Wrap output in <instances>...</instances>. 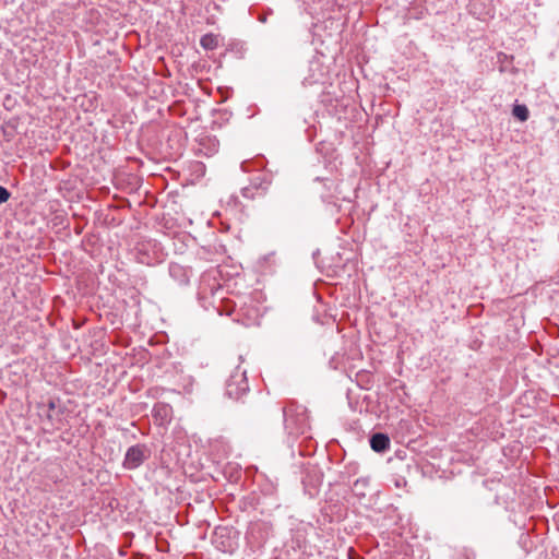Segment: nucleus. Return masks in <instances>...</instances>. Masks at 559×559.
<instances>
[{
  "instance_id": "f257e3e1",
  "label": "nucleus",
  "mask_w": 559,
  "mask_h": 559,
  "mask_svg": "<svg viewBox=\"0 0 559 559\" xmlns=\"http://www.w3.org/2000/svg\"><path fill=\"white\" fill-rule=\"evenodd\" d=\"M147 457L148 452L144 445H133L126 453L123 466L128 469L138 468Z\"/></svg>"
},
{
  "instance_id": "39448f33",
  "label": "nucleus",
  "mask_w": 559,
  "mask_h": 559,
  "mask_svg": "<svg viewBox=\"0 0 559 559\" xmlns=\"http://www.w3.org/2000/svg\"><path fill=\"white\" fill-rule=\"evenodd\" d=\"M512 114L520 121H526L528 119V109L525 105H515Z\"/></svg>"
},
{
  "instance_id": "f03ea898",
  "label": "nucleus",
  "mask_w": 559,
  "mask_h": 559,
  "mask_svg": "<svg viewBox=\"0 0 559 559\" xmlns=\"http://www.w3.org/2000/svg\"><path fill=\"white\" fill-rule=\"evenodd\" d=\"M248 390V383L243 374L233 376L226 384V394L231 399H239Z\"/></svg>"
},
{
  "instance_id": "7ed1b4c3",
  "label": "nucleus",
  "mask_w": 559,
  "mask_h": 559,
  "mask_svg": "<svg viewBox=\"0 0 559 559\" xmlns=\"http://www.w3.org/2000/svg\"><path fill=\"white\" fill-rule=\"evenodd\" d=\"M370 447L376 452H383L390 447V439L386 435L376 433L370 439Z\"/></svg>"
},
{
  "instance_id": "0eeeda50",
  "label": "nucleus",
  "mask_w": 559,
  "mask_h": 559,
  "mask_svg": "<svg viewBox=\"0 0 559 559\" xmlns=\"http://www.w3.org/2000/svg\"><path fill=\"white\" fill-rule=\"evenodd\" d=\"M9 198H10L9 191L5 188L0 186V202L1 203L5 202L9 200Z\"/></svg>"
},
{
  "instance_id": "423d86ee",
  "label": "nucleus",
  "mask_w": 559,
  "mask_h": 559,
  "mask_svg": "<svg viewBox=\"0 0 559 559\" xmlns=\"http://www.w3.org/2000/svg\"><path fill=\"white\" fill-rule=\"evenodd\" d=\"M201 46L205 49H214L217 46V38L214 35L206 34L201 38Z\"/></svg>"
},
{
  "instance_id": "6e6552de",
  "label": "nucleus",
  "mask_w": 559,
  "mask_h": 559,
  "mask_svg": "<svg viewBox=\"0 0 559 559\" xmlns=\"http://www.w3.org/2000/svg\"><path fill=\"white\" fill-rule=\"evenodd\" d=\"M49 406H50V408H53L55 404L51 402Z\"/></svg>"
},
{
  "instance_id": "20e7f679",
  "label": "nucleus",
  "mask_w": 559,
  "mask_h": 559,
  "mask_svg": "<svg viewBox=\"0 0 559 559\" xmlns=\"http://www.w3.org/2000/svg\"><path fill=\"white\" fill-rule=\"evenodd\" d=\"M171 408L167 404H158L154 407L155 415L159 416L163 421H167L170 416Z\"/></svg>"
}]
</instances>
